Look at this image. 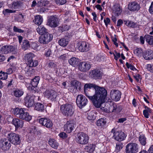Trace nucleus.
Here are the masks:
<instances>
[{
    "mask_svg": "<svg viewBox=\"0 0 153 153\" xmlns=\"http://www.w3.org/2000/svg\"><path fill=\"white\" fill-rule=\"evenodd\" d=\"M84 88L85 96L91 101L93 105L104 111L102 105L107 94L105 89L91 83L85 84Z\"/></svg>",
    "mask_w": 153,
    "mask_h": 153,
    "instance_id": "obj_1",
    "label": "nucleus"
},
{
    "mask_svg": "<svg viewBox=\"0 0 153 153\" xmlns=\"http://www.w3.org/2000/svg\"><path fill=\"white\" fill-rule=\"evenodd\" d=\"M34 57V54L31 53L26 54L25 56V60L27 62V65L25 68V71L28 76H30L33 73L34 71L32 67L36 66L38 64L36 60H33Z\"/></svg>",
    "mask_w": 153,
    "mask_h": 153,
    "instance_id": "obj_2",
    "label": "nucleus"
},
{
    "mask_svg": "<svg viewBox=\"0 0 153 153\" xmlns=\"http://www.w3.org/2000/svg\"><path fill=\"white\" fill-rule=\"evenodd\" d=\"M14 114L16 117L20 119L25 120L27 121H30L32 119L31 116L29 115V113L25 108H16Z\"/></svg>",
    "mask_w": 153,
    "mask_h": 153,
    "instance_id": "obj_3",
    "label": "nucleus"
},
{
    "mask_svg": "<svg viewBox=\"0 0 153 153\" xmlns=\"http://www.w3.org/2000/svg\"><path fill=\"white\" fill-rule=\"evenodd\" d=\"M60 111L64 116L71 117L73 115L74 113V106L71 104L68 103L63 104L60 106Z\"/></svg>",
    "mask_w": 153,
    "mask_h": 153,
    "instance_id": "obj_4",
    "label": "nucleus"
},
{
    "mask_svg": "<svg viewBox=\"0 0 153 153\" xmlns=\"http://www.w3.org/2000/svg\"><path fill=\"white\" fill-rule=\"evenodd\" d=\"M7 137L10 142L15 145L20 144L21 143L19 135L15 133L11 132L8 133Z\"/></svg>",
    "mask_w": 153,
    "mask_h": 153,
    "instance_id": "obj_5",
    "label": "nucleus"
},
{
    "mask_svg": "<svg viewBox=\"0 0 153 153\" xmlns=\"http://www.w3.org/2000/svg\"><path fill=\"white\" fill-rule=\"evenodd\" d=\"M88 135L83 132L78 133L76 139V141L77 143L82 145L87 144L88 142Z\"/></svg>",
    "mask_w": 153,
    "mask_h": 153,
    "instance_id": "obj_6",
    "label": "nucleus"
},
{
    "mask_svg": "<svg viewBox=\"0 0 153 153\" xmlns=\"http://www.w3.org/2000/svg\"><path fill=\"white\" fill-rule=\"evenodd\" d=\"M139 146L136 143H130L126 146V153H137L138 151Z\"/></svg>",
    "mask_w": 153,
    "mask_h": 153,
    "instance_id": "obj_7",
    "label": "nucleus"
},
{
    "mask_svg": "<svg viewBox=\"0 0 153 153\" xmlns=\"http://www.w3.org/2000/svg\"><path fill=\"white\" fill-rule=\"evenodd\" d=\"M88 100L85 97L82 95H78L76 99V103L78 106L80 108H82L86 105Z\"/></svg>",
    "mask_w": 153,
    "mask_h": 153,
    "instance_id": "obj_8",
    "label": "nucleus"
},
{
    "mask_svg": "<svg viewBox=\"0 0 153 153\" xmlns=\"http://www.w3.org/2000/svg\"><path fill=\"white\" fill-rule=\"evenodd\" d=\"M53 36L48 32L44 35L40 36L39 39V42L43 44L47 43L50 42L53 39Z\"/></svg>",
    "mask_w": 153,
    "mask_h": 153,
    "instance_id": "obj_9",
    "label": "nucleus"
},
{
    "mask_svg": "<svg viewBox=\"0 0 153 153\" xmlns=\"http://www.w3.org/2000/svg\"><path fill=\"white\" fill-rule=\"evenodd\" d=\"M40 124L48 128H51L53 126L52 121L49 119L46 118H41L39 119Z\"/></svg>",
    "mask_w": 153,
    "mask_h": 153,
    "instance_id": "obj_10",
    "label": "nucleus"
},
{
    "mask_svg": "<svg viewBox=\"0 0 153 153\" xmlns=\"http://www.w3.org/2000/svg\"><path fill=\"white\" fill-rule=\"evenodd\" d=\"M58 19L54 16H51L48 17L47 25L53 27H56L58 25Z\"/></svg>",
    "mask_w": 153,
    "mask_h": 153,
    "instance_id": "obj_11",
    "label": "nucleus"
},
{
    "mask_svg": "<svg viewBox=\"0 0 153 153\" xmlns=\"http://www.w3.org/2000/svg\"><path fill=\"white\" fill-rule=\"evenodd\" d=\"M90 64L88 62L85 61L80 62L78 65L79 70L82 72H87L91 68Z\"/></svg>",
    "mask_w": 153,
    "mask_h": 153,
    "instance_id": "obj_12",
    "label": "nucleus"
},
{
    "mask_svg": "<svg viewBox=\"0 0 153 153\" xmlns=\"http://www.w3.org/2000/svg\"><path fill=\"white\" fill-rule=\"evenodd\" d=\"M10 142L5 139H2L0 140V147L3 151L9 150L11 147Z\"/></svg>",
    "mask_w": 153,
    "mask_h": 153,
    "instance_id": "obj_13",
    "label": "nucleus"
},
{
    "mask_svg": "<svg viewBox=\"0 0 153 153\" xmlns=\"http://www.w3.org/2000/svg\"><path fill=\"white\" fill-rule=\"evenodd\" d=\"M121 95V92L118 90H112L110 92L111 97L112 100L116 101H117L120 100Z\"/></svg>",
    "mask_w": 153,
    "mask_h": 153,
    "instance_id": "obj_14",
    "label": "nucleus"
},
{
    "mask_svg": "<svg viewBox=\"0 0 153 153\" xmlns=\"http://www.w3.org/2000/svg\"><path fill=\"white\" fill-rule=\"evenodd\" d=\"M126 137L125 134L123 132L120 131L114 132L113 138L116 140L121 141L124 140Z\"/></svg>",
    "mask_w": 153,
    "mask_h": 153,
    "instance_id": "obj_15",
    "label": "nucleus"
},
{
    "mask_svg": "<svg viewBox=\"0 0 153 153\" xmlns=\"http://www.w3.org/2000/svg\"><path fill=\"white\" fill-rule=\"evenodd\" d=\"M74 123L72 120L67 121L64 126V131L67 133H70L74 128Z\"/></svg>",
    "mask_w": 153,
    "mask_h": 153,
    "instance_id": "obj_16",
    "label": "nucleus"
},
{
    "mask_svg": "<svg viewBox=\"0 0 153 153\" xmlns=\"http://www.w3.org/2000/svg\"><path fill=\"white\" fill-rule=\"evenodd\" d=\"M34 97L27 94L25 98V105L28 107H32L34 103Z\"/></svg>",
    "mask_w": 153,
    "mask_h": 153,
    "instance_id": "obj_17",
    "label": "nucleus"
},
{
    "mask_svg": "<svg viewBox=\"0 0 153 153\" xmlns=\"http://www.w3.org/2000/svg\"><path fill=\"white\" fill-rule=\"evenodd\" d=\"M79 50L82 52H86L89 50V45L84 42H80L78 44Z\"/></svg>",
    "mask_w": 153,
    "mask_h": 153,
    "instance_id": "obj_18",
    "label": "nucleus"
},
{
    "mask_svg": "<svg viewBox=\"0 0 153 153\" xmlns=\"http://www.w3.org/2000/svg\"><path fill=\"white\" fill-rule=\"evenodd\" d=\"M15 49V47L12 45H4L1 47L0 46V51L5 54L13 52Z\"/></svg>",
    "mask_w": 153,
    "mask_h": 153,
    "instance_id": "obj_19",
    "label": "nucleus"
},
{
    "mask_svg": "<svg viewBox=\"0 0 153 153\" xmlns=\"http://www.w3.org/2000/svg\"><path fill=\"white\" fill-rule=\"evenodd\" d=\"M12 123L15 126L16 130L19 128H22L24 124L23 121L18 118L13 119Z\"/></svg>",
    "mask_w": 153,
    "mask_h": 153,
    "instance_id": "obj_20",
    "label": "nucleus"
},
{
    "mask_svg": "<svg viewBox=\"0 0 153 153\" xmlns=\"http://www.w3.org/2000/svg\"><path fill=\"white\" fill-rule=\"evenodd\" d=\"M71 88L69 89V91L72 92H74V90L73 89L72 91V88L76 89H78L79 90L80 89V82L77 80H74L71 81Z\"/></svg>",
    "mask_w": 153,
    "mask_h": 153,
    "instance_id": "obj_21",
    "label": "nucleus"
},
{
    "mask_svg": "<svg viewBox=\"0 0 153 153\" xmlns=\"http://www.w3.org/2000/svg\"><path fill=\"white\" fill-rule=\"evenodd\" d=\"M46 96L49 100L52 101H55L57 100V94L55 91L51 90L48 93Z\"/></svg>",
    "mask_w": 153,
    "mask_h": 153,
    "instance_id": "obj_22",
    "label": "nucleus"
},
{
    "mask_svg": "<svg viewBox=\"0 0 153 153\" xmlns=\"http://www.w3.org/2000/svg\"><path fill=\"white\" fill-rule=\"evenodd\" d=\"M102 73L101 71L98 70H94L92 71L91 77L95 79H100L101 78Z\"/></svg>",
    "mask_w": 153,
    "mask_h": 153,
    "instance_id": "obj_23",
    "label": "nucleus"
},
{
    "mask_svg": "<svg viewBox=\"0 0 153 153\" xmlns=\"http://www.w3.org/2000/svg\"><path fill=\"white\" fill-rule=\"evenodd\" d=\"M128 9L131 11H134L139 10L140 6L137 2H132L128 4Z\"/></svg>",
    "mask_w": 153,
    "mask_h": 153,
    "instance_id": "obj_24",
    "label": "nucleus"
},
{
    "mask_svg": "<svg viewBox=\"0 0 153 153\" xmlns=\"http://www.w3.org/2000/svg\"><path fill=\"white\" fill-rule=\"evenodd\" d=\"M143 56L146 60L153 59V51L151 50L143 52Z\"/></svg>",
    "mask_w": 153,
    "mask_h": 153,
    "instance_id": "obj_25",
    "label": "nucleus"
},
{
    "mask_svg": "<svg viewBox=\"0 0 153 153\" xmlns=\"http://www.w3.org/2000/svg\"><path fill=\"white\" fill-rule=\"evenodd\" d=\"M122 11V9L120 4H117L114 5L113 8V11L117 16L120 15Z\"/></svg>",
    "mask_w": 153,
    "mask_h": 153,
    "instance_id": "obj_26",
    "label": "nucleus"
},
{
    "mask_svg": "<svg viewBox=\"0 0 153 153\" xmlns=\"http://www.w3.org/2000/svg\"><path fill=\"white\" fill-rule=\"evenodd\" d=\"M69 41L68 37L66 36L59 39L58 41V43L60 45L62 46L65 47L68 44Z\"/></svg>",
    "mask_w": 153,
    "mask_h": 153,
    "instance_id": "obj_27",
    "label": "nucleus"
},
{
    "mask_svg": "<svg viewBox=\"0 0 153 153\" xmlns=\"http://www.w3.org/2000/svg\"><path fill=\"white\" fill-rule=\"evenodd\" d=\"M43 20L42 16L40 15H37L35 16V18L33 21L36 25H39L42 22Z\"/></svg>",
    "mask_w": 153,
    "mask_h": 153,
    "instance_id": "obj_28",
    "label": "nucleus"
},
{
    "mask_svg": "<svg viewBox=\"0 0 153 153\" xmlns=\"http://www.w3.org/2000/svg\"><path fill=\"white\" fill-rule=\"evenodd\" d=\"M23 5V3L20 1H16L13 2L12 8L14 9L20 8Z\"/></svg>",
    "mask_w": 153,
    "mask_h": 153,
    "instance_id": "obj_29",
    "label": "nucleus"
},
{
    "mask_svg": "<svg viewBox=\"0 0 153 153\" xmlns=\"http://www.w3.org/2000/svg\"><path fill=\"white\" fill-rule=\"evenodd\" d=\"M95 147L96 145L95 144H90L87 146H85L84 149L88 152L92 153L95 150Z\"/></svg>",
    "mask_w": 153,
    "mask_h": 153,
    "instance_id": "obj_30",
    "label": "nucleus"
},
{
    "mask_svg": "<svg viewBox=\"0 0 153 153\" xmlns=\"http://www.w3.org/2000/svg\"><path fill=\"white\" fill-rule=\"evenodd\" d=\"M36 31L41 36L48 32L47 29L43 26H39L36 29Z\"/></svg>",
    "mask_w": 153,
    "mask_h": 153,
    "instance_id": "obj_31",
    "label": "nucleus"
},
{
    "mask_svg": "<svg viewBox=\"0 0 153 153\" xmlns=\"http://www.w3.org/2000/svg\"><path fill=\"white\" fill-rule=\"evenodd\" d=\"M40 79V77L39 76H35L31 81L30 83L32 86L34 88L36 87L39 82Z\"/></svg>",
    "mask_w": 153,
    "mask_h": 153,
    "instance_id": "obj_32",
    "label": "nucleus"
},
{
    "mask_svg": "<svg viewBox=\"0 0 153 153\" xmlns=\"http://www.w3.org/2000/svg\"><path fill=\"white\" fill-rule=\"evenodd\" d=\"M23 94L24 92L21 89H16L13 91V95L16 97H20Z\"/></svg>",
    "mask_w": 153,
    "mask_h": 153,
    "instance_id": "obj_33",
    "label": "nucleus"
},
{
    "mask_svg": "<svg viewBox=\"0 0 153 153\" xmlns=\"http://www.w3.org/2000/svg\"><path fill=\"white\" fill-rule=\"evenodd\" d=\"M48 143L52 147L55 149L57 148L58 144L55 140L53 139H49Z\"/></svg>",
    "mask_w": 153,
    "mask_h": 153,
    "instance_id": "obj_34",
    "label": "nucleus"
},
{
    "mask_svg": "<svg viewBox=\"0 0 153 153\" xmlns=\"http://www.w3.org/2000/svg\"><path fill=\"white\" fill-rule=\"evenodd\" d=\"M146 41L150 45H153V36L149 35H146L144 36Z\"/></svg>",
    "mask_w": 153,
    "mask_h": 153,
    "instance_id": "obj_35",
    "label": "nucleus"
},
{
    "mask_svg": "<svg viewBox=\"0 0 153 153\" xmlns=\"http://www.w3.org/2000/svg\"><path fill=\"white\" fill-rule=\"evenodd\" d=\"M35 109L38 111H42L45 109L44 105L42 104L39 103H37L35 104Z\"/></svg>",
    "mask_w": 153,
    "mask_h": 153,
    "instance_id": "obj_36",
    "label": "nucleus"
},
{
    "mask_svg": "<svg viewBox=\"0 0 153 153\" xmlns=\"http://www.w3.org/2000/svg\"><path fill=\"white\" fill-rule=\"evenodd\" d=\"M22 49L25 50L28 49L30 47V44L29 41L27 40H23L22 44Z\"/></svg>",
    "mask_w": 153,
    "mask_h": 153,
    "instance_id": "obj_37",
    "label": "nucleus"
},
{
    "mask_svg": "<svg viewBox=\"0 0 153 153\" xmlns=\"http://www.w3.org/2000/svg\"><path fill=\"white\" fill-rule=\"evenodd\" d=\"M78 61V59L74 57L71 58L68 61L69 64L73 66L77 64Z\"/></svg>",
    "mask_w": 153,
    "mask_h": 153,
    "instance_id": "obj_38",
    "label": "nucleus"
},
{
    "mask_svg": "<svg viewBox=\"0 0 153 153\" xmlns=\"http://www.w3.org/2000/svg\"><path fill=\"white\" fill-rule=\"evenodd\" d=\"M106 121L104 119L102 118L97 120L96 122L97 125L98 126H103L106 124Z\"/></svg>",
    "mask_w": 153,
    "mask_h": 153,
    "instance_id": "obj_39",
    "label": "nucleus"
},
{
    "mask_svg": "<svg viewBox=\"0 0 153 153\" xmlns=\"http://www.w3.org/2000/svg\"><path fill=\"white\" fill-rule=\"evenodd\" d=\"M139 141L141 144L145 146L146 144V138L144 135H140L139 137Z\"/></svg>",
    "mask_w": 153,
    "mask_h": 153,
    "instance_id": "obj_40",
    "label": "nucleus"
},
{
    "mask_svg": "<svg viewBox=\"0 0 153 153\" xmlns=\"http://www.w3.org/2000/svg\"><path fill=\"white\" fill-rule=\"evenodd\" d=\"M124 22H126L125 24L130 27H134L137 25L136 23H135L131 21H124Z\"/></svg>",
    "mask_w": 153,
    "mask_h": 153,
    "instance_id": "obj_41",
    "label": "nucleus"
},
{
    "mask_svg": "<svg viewBox=\"0 0 153 153\" xmlns=\"http://www.w3.org/2000/svg\"><path fill=\"white\" fill-rule=\"evenodd\" d=\"M142 50L141 48H137L134 51V53L139 57H141L142 53H143Z\"/></svg>",
    "mask_w": 153,
    "mask_h": 153,
    "instance_id": "obj_42",
    "label": "nucleus"
},
{
    "mask_svg": "<svg viewBox=\"0 0 153 153\" xmlns=\"http://www.w3.org/2000/svg\"><path fill=\"white\" fill-rule=\"evenodd\" d=\"M87 119L89 120H94L95 119V116L94 111H91L88 113Z\"/></svg>",
    "mask_w": 153,
    "mask_h": 153,
    "instance_id": "obj_43",
    "label": "nucleus"
},
{
    "mask_svg": "<svg viewBox=\"0 0 153 153\" xmlns=\"http://www.w3.org/2000/svg\"><path fill=\"white\" fill-rule=\"evenodd\" d=\"M123 147V144L122 143L119 142L116 144V151L117 152L120 151Z\"/></svg>",
    "mask_w": 153,
    "mask_h": 153,
    "instance_id": "obj_44",
    "label": "nucleus"
},
{
    "mask_svg": "<svg viewBox=\"0 0 153 153\" xmlns=\"http://www.w3.org/2000/svg\"><path fill=\"white\" fill-rule=\"evenodd\" d=\"M30 133L33 134L35 135L38 134V132L37 131L36 128L35 126H32L30 128Z\"/></svg>",
    "mask_w": 153,
    "mask_h": 153,
    "instance_id": "obj_45",
    "label": "nucleus"
},
{
    "mask_svg": "<svg viewBox=\"0 0 153 153\" xmlns=\"http://www.w3.org/2000/svg\"><path fill=\"white\" fill-rule=\"evenodd\" d=\"M7 75L6 72L1 71L0 72V79H7Z\"/></svg>",
    "mask_w": 153,
    "mask_h": 153,
    "instance_id": "obj_46",
    "label": "nucleus"
},
{
    "mask_svg": "<svg viewBox=\"0 0 153 153\" xmlns=\"http://www.w3.org/2000/svg\"><path fill=\"white\" fill-rule=\"evenodd\" d=\"M15 10L6 9L3 10V13L5 16L7 15L8 13H15Z\"/></svg>",
    "mask_w": 153,
    "mask_h": 153,
    "instance_id": "obj_47",
    "label": "nucleus"
},
{
    "mask_svg": "<svg viewBox=\"0 0 153 153\" xmlns=\"http://www.w3.org/2000/svg\"><path fill=\"white\" fill-rule=\"evenodd\" d=\"M53 53L50 49H48L45 52V55L46 57L52 56Z\"/></svg>",
    "mask_w": 153,
    "mask_h": 153,
    "instance_id": "obj_48",
    "label": "nucleus"
},
{
    "mask_svg": "<svg viewBox=\"0 0 153 153\" xmlns=\"http://www.w3.org/2000/svg\"><path fill=\"white\" fill-rule=\"evenodd\" d=\"M17 21L19 22H23L24 21V16L22 14H19L18 16Z\"/></svg>",
    "mask_w": 153,
    "mask_h": 153,
    "instance_id": "obj_49",
    "label": "nucleus"
},
{
    "mask_svg": "<svg viewBox=\"0 0 153 153\" xmlns=\"http://www.w3.org/2000/svg\"><path fill=\"white\" fill-rule=\"evenodd\" d=\"M55 2L56 4L62 5L66 2V0H55Z\"/></svg>",
    "mask_w": 153,
    "mask_h": 153,
    "instance_id": "obj_50",
    "label": "nucleus"
},
{
    "mask_svg": "<svg viewBox=\"0 0 153 153\" xmlns=\"http://www.w3.org/2000/svg\"><path fill=\"white\" fill-rule=\"evenodd\" d=\"M13 30L15 32H16L23 33L24 32V30H22L20 28H19L15 26H14L13 27Z\"/></svg>",
    "mask_w": 153,
    "mask_h": 153,
    "instance_id": "obj_51",
    "label": "nucleus"
},
{
    "mask_svg": "<svg viewBox=\"0 0 153 153\" xmlns=\"http://www.w3.org/2000/svg\"><path fill=\"white\" fill-rule=\"evenodd\" d=\"M126 65L128 68H130L132 70H137L134 66L131 64H129L128 62L126 63Z\"/></svg>",
    "mask_w": 153,
    "mask_h": 153,
    "instance_id": "obj_52",
    "label": "nucleus"
},
{
    "mask_svg": "<svg viewBox=\"0 0 153 153\" xmlns=\"http://www.w3.org/2000/svg\"><path fill=\"white\" fill-rule=\"evenodd\" d=\"M147 69L149 71L153 73V65L151 64L147 65Z\"/></svg>",
    "mask_w": 153,
    "mask_h": 153,
    "instance_id": "obj_53",
    "label": "nucleus"
},
{
    "mask_svg": "<svg viewBox=\"0 0 153 153\" xmlns=\"http://www.w3.org/2000/svg\"><path fill=\"white\" fill-rule=\"evenodd\" d=\"M56 65L53 62H49L48 64V67L49 68H53L56 67Z\"/></svg>",
    "mask_w": 153,
    "mask_h": 153,
    "instance_id": "obj_54",
    "label": "nucleus"
},
{
    "mask_svg": "<svg viewBox=\"0 0 153 153\" xmlns=\"http://www.w3.org/2000/svg\"><path fill=\"white\" fill-rule=\"evenodd\" d=\"M117 106L116 104H113L111 106L110 108L112 109V112H116Z\"/></svg>",
    "mask_w": 153,
    "mask_h": 153,
    "instance_id": "obj_55",
    "label": "nucleus"
},
{
    "mask_svg": "<svg viewBox=\"0 0 153 153\" xmlns=\"http://www.w3.org/2000/svg\"><path fill=\"white\" fill-rule=\"evenodd\" d=\"M59 136L60 137H61L62 138H63V139L67 137V134H66V133L64 132H62L60 133L59 134Z\"/></svg>",
    "mask_w": 153,
    "mask_h": 153,
    "instance_id": "obj_56",
    "label": "nucleus"
},
{
    "mask_svg": "<svg viewBox=\"0 0 153 153\" xmlns=\"http://www.w3.org/2000/svg\"><path fill=\"white\" fill-rule=\"evenodd\" d=\"M45 0H41L38 1L37 3V6H41L45 5V4H44L43 2Z\"/></svg>",
    "mask_w": 153,
    "mask_h": 153,
    "instance_id": "obj_57",
    "label": "nucleus"
},
{
    "mask_svg": "<svg viewBox=\"0 0 153 153\" xmlns=\"http://www.w3.org/2000/svg\"><path fill=\"white\" fill-rule=\"evenodd\" d=\"M149 11L150 13L153 14V2H152L149 7Z\"/></svg>",
    "mask_w": 153,
    "mask_h": 153,
    "instance_id": "obj_58",
    "label": "nucleus"
},
{
    "mask_svg": "<svg viewBox=\"0 0 153 153\" xmlns=\"http://www.w3.org/2000/svg\"><path fill=\"white\" fill-rule=\"evenodd\" d=\"M148 111H147V110H144L143 111V114L144 117L146 118L149 117V114L148 113Z\"/></svg>",
    "mask_w": 153,
    "mask_h": 153,
    "instance_id": "obj_59",
    "label": "nucleus"
},
{
    "mask_svg": "<svg viewBox=\"0 0 153 153\" xmlns=\"http://www.w3.org/2000/svg\"><path fill=\"white\" fill-rule=\"evenodd\" d=\"M123 20L121 19L118 20L117 22V27H120L123 24Z\"/></svg>",
    "mask_w": 153,
    "mask_h": 153,
    "instance_id": "obj_60",
    "label": "nucleus"
},
{
    "mask_svg": "<svg viewBox=\"0 0 153 153\" xmlns=\"http://www.w3.org/2000/svg\"><path fill=\"white\" fill-rule=\"evenodd\" d=\"M104 22L106 26H107L110 21V19L108 18H106V19H104Z\"/></svg>",
    "mask_w": 153,
    "mask_h": 153,
    "instance_id": "obj_61",
    "label": "nucleus"
},
{
    "mask_svg": "<svg viewBox=\"0 0 153 153\" xmlns=\"http://www.w3.org/2000/svg\"><path fill=\"white\" fill-rule=\"evenodd\" d=\"M13 70L12 68H9L7 70L6 73L7 74H11L13 73Z\"/></svg>",
    "mask_w": 153,
    "mask_h": 153,
    "instance_id": "obj_62",
    "label": "nucleus"
},
{
    "mask_svg": "<svg viewBox=\"0 0 153 153\" xmlns=\"http://www.w3.org/2000/svg\"><path fill=\"white\" fill-rule=\"evenodd\" d=\"M126 119L125 118H122L119 119H118V122L120 123H123L124 122L126 121Z\"/></svg>",
    "mask_w": 153,
    "mask_h": 153,
    "instance_id": "obj_63",
    "label": "nucleus"
},
{
    "mask_svg": "<svg viewBox=\"0 0 153 153\" xmlns=\"http://www.w3.org/2000/svg\"><path fill=\"white\" fill-rule=\"evenodd\" d=\"M113 55L114 56L117 57L118 58H120V53H117L116 51H115L114 52V53H113Z\"/></svg>",
    "mask_w": 153,
    "mask_h": 153,
    "instance_id": "obj_64",
    "label": "nucleus"
}]
</instances>
